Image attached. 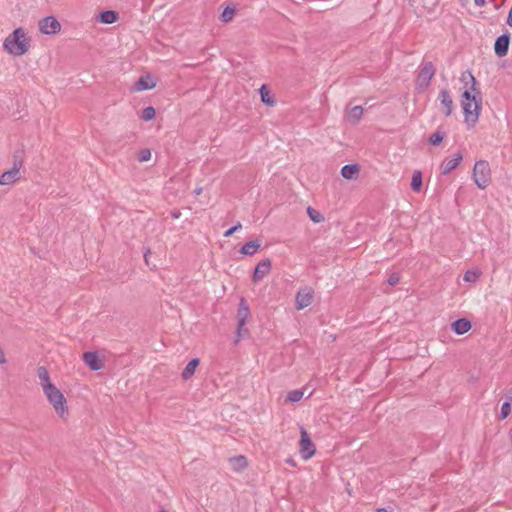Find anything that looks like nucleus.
<instances>
[{
	"label": "nucleus",
	"instance_id": "nucleus-1",
	"mask_svg": "<svg viewBox=\"0 0 512 512\" xmlns=\"http://www.w3.org/2000/svg\"><path fill=\"white\" fill-rule=\"evenodd\" d=\"M467 80H470L472 83V86H471L472 91L479 95V99L477 100L476 95L471 94V92L468 90H465L462 93L461 105H462L463 113L465 116V122L468 125L473 126L478 121V118H479V111L481 109V97H480L481 93H480V91L476 90V88H475L476 79L469 71L462 73V76H461V81L467 82Z\"/></svg>",
	"mask_w": 512,
	"mask_h": 512
},
{
	"label": "nucleus",
	"instance_id": "nucleus-2",
	"mask_svg": "<svg viewBox=\"0 0 512 512\" xmlns=\"http://www.w3.org/2000/svg\"><path fill=\"white\" fill-rule=\"evenodd\" d=\"M29 46V40L26 38L23 28L15 29L3 43L4 49L14 56L25 54L29 50Z\"/></svg>",
	"mask_w": 512,
	"mask_h": 512
},
{
	"label": "nucleus",
	"instance_id": "nucleus-3",
	"mask_svg": "<svg viewBox=\"0 0 512 512\" xmlns=\"http://www.w3.org/2000/svg\"><path fill=\"white\" fill-rule=\"evenodd\" d=\"M43 392L56 413L64 418L67 414V402L63 393L54 384L45 385Z\"/></svg>",
	"mask_w": 512,
	"mask_h": 512
},
{
	"label": "nucleus",
	"instance_id": "nucleus-4",
	"mask_svg": "<svg viewBox=\"0 0 512 512\" xmlns=\"http://www.w3.org/2000/svg\"><path fill=\"white\" fill-rule=\"evenodd\" d=\"M472 178L480 189H485L491 183V169L485 160H479L474 164Z\"/></svg>",
	"mask_w": 512,
	"mask_h": 512
},
{
	"label": "nucleus",
	"instance_id": "nucleus-5",
	"mask_svg": "<svg viewBox=\"0 0 512 512\" xmlns=\"http://www.w3.org/2000/svg\"><path fill=\"white\" fill-rule=\"evenodd\" d=\"M436 69L432 62H424L422 63L421 69L417 75L416 85L421 90L424 91L430 85L431 79L434 77Z\"/></svg>",
	"mask_w": 512,
	"mask_h": 512
},
{
	"label": "nucleus",
	"instance_id": "nucleus-6",
	"mask_svg": "<svg viewBox=\"0 0 512 512\" xmlns=\"http://www.w3.org/2000/svg\"><path fill=\"white\" fill-rule=\"evenodd\" d=\"M249 316H250L249 306L247 305L246 300L244 298H241L239 307H238V311H237V322H238V326H237L238 339H237V341H239V339L241 337H243L244 335L248 334V330L244 329V326H245L246 321L249 318Z\"/></svg>",
	"mask_w": 512,
	"mask_h": 512
},
{
	"label": "nucleus",
	"instance_id": "nucleus-7",
	"mask_svg": "<svg viewBox=\"0 0 512 512\" xmlns=\"http://www.w3.org/2000/svg\"><path fill=\"white\" fill-rule=\"evenodd\" d=\"M314 298V291L310 287L299 289L295 296V307L297 310H302L312 304Z\"/></svg>",
	"mask_w": 512,
	"mask_h": 512
},
{
	"label": "nucleus",
	"instance_id": "nucleus-8",
	"mask_svg": "<svg viewBox=\"0 0 512 512\" xmlns=\"http://www.w3.org/2000/svg\"><path fill=\"white\" fill-rule=\"evenodd\" d=\"M316 452V448L312 440L310 439L309 434L304 428H301V438H300V453L303 459L307 460L311 458Z\"/></svg>",
	"mask_w": 512,
	"mask_h": 512
},
{
	"label": "nucleus",
	"instance_id": "nucleus-9",
	"mask_svg": "<svg viewBox=\"0 0 512 512\" xmlns=\"http://www.w3.org/2000/svg\"><path fill=\"white\" fill-rule=\"evenodd\" d=\"M60 29L61 25L54 16H47L39 21V30L43 34H56L60 31Z\"/></svg>",
	"mask_w": 512,
	"mask_h": 512
},
{
	"label": "nucleus",
	"instance_id": "nucleus-10",
	"mask_svg": "<svg viewBox=\"0 0 512 512\" xmlns=\"http://www.w3.org/2000/svg\"><path fill=\"white\" fill-rule=\"evenodd\" d=\"M510 44V33L506 31L500 35L494 43V52L498 57H503L508 53Z\"/></svg>",
	"mask_w": 512,
	"mask_h": 512
},
{
	"label": "nucleus",
	"instance_id": "nucleus-11",
	"mask_svg": "<svg viewBox=\"0 0 512 512\" xmlns=\"http://www.w3.org/2000/svg\"><path fill=\"white\" fill-rule=\"evenodd\" d=\"M271 270V261L270 259H264L260 261L253 272L252 280L257 283L262 280L266 275L270 273Z\"/></svg>",
	"mask_w": 512,
	"mask_h": 512
},
{
	"label": "nucleus",
	"instance_id": "nucleus-12",
	"mask_svg": "<svg viewBox=\"0 0 512 512\" xmlns=\"http://www.w3.org/2000/svg\"><path fill=\"white\" fill-rule=\"evenodd\" d=\"M462 159L463 156L460 151L456 152L453 158H446L441 165L442 174L447 175L450 172H452L454 169L457 168Z\"/></svg>",
	"mask_w": 512,
	"mask_h": 512
},
{
	"label": "nucleus",
	"instance_id": "nucleus-13",
	"mask_svg": "<svg viewBox=\"0 0 512 512\" xmlns=\"http://www.w3.org/2000/svg\"><path fill=\"white\" fill-rule=\"evenodd\" d=\"M83 361L93 371H99L103 368V363L99 359L97 352H85L83 354Z\"/></svg>",
	"mask_w": 512,
	"mask_h": 512
},
{
	"label": "nucleus",
	"instance_id": "nucleus-14",
	"mask_svg": "<svg viewBox=\"0 0 512 512\" xmlns=\"http://www.w3.org/2000/svg\"><path fill=\"white\" fill-rule=\"evenodd\" d=\"M438 99L440 100L441 106L445 116H450L453 110V100L447 89H442L439 92Z\"/></svg>",
	"mask_w": 512,
	"mask_h": 512
},
{
	"label": "nucleus",
	"instance_id": "nucleus-15",
	"mask_svg": "<svg viewBox=\"0 0 512 512\" xmlns=\"http://www.w3.org/2000/svg\"><path fill=\"white\" fill-rule=\"evenodd\" d=\"M451 328L456 334L463 335L471 329V322L466 318H460L452 323Z\"/></svg>",
	"mask_w": 512,
	"mask_h": 512
},
{
	"label": "nucleus",
	"instance_id": "nucleus-16",
	"mask_svg": "<svg viewBox=\"0 0 512 512\" xmlns=\"http://www.w3.org/2000/svg\"><path fill=\"white\" fill-rule=\"evenodd\" d=\"M20 178V172L16 168H11L0 175V185H10Z\"/></svg>",
	"mask_w": 512,
	"mask_h": 512
},
{
	"label": "nucleus",
	"instance_id": "nucleus-17",
	"mask_svg": "<svg viewBox=\"0 0 512 512\" xmlns=\"http://www.w3.org/2000/svg\"><path fill=\"white\" fill-rule=\"evenodd\" d=\"M156 86L153 78L150 75L141 76L134 85L135 91H144L152 89Z\"/></svg>",
	"mask_w": 512,
	"mask_h": 512
},
{
	"label": "nucleus",
	"instance_id": "nucleus-18",
	"mask_svg": "<svg viewBox=\"0 0 512 512\" xmlns=\"http://www.w3.org/2000/svg\"><path fill=\"white\" fill-rule=\"evenodd\" d=\"M359 174V166L357 164H347L341 168V175L343 178L352 180L357 178Z\"/></svg>",
	"mask_w": 512,
	"mask_h": 512
},
{
	"label": "nucleus",
	"instance_id": "nucleus-19",
	"mask_svg": "<svg viewBox=\"0 0 512 512\" xmlns=\"http://www.w3.org/2000/svg\"><path fill=\"white\" fill-rule=\"evenodd\" d=\"M118 18V13L113 10H105L99 14V21L104 24L115 23L118 20Z\"/></svg>",
	"mask_w": 512,
	"mask_h": 512
},
{
	"label": "nucleus",
	"instance_id": "nucleus-20",
	"mask_svg": "<svg viewBox=\"0 0 512 512\" xmlns=\"http://www.w3.org/2000/svg\"><path fill=\"white\" fill-rule=\"evenodd\" d=\"M230 464L232 468L237 472L243 471L248 465L246 457L242 455L230 458Z\"/></svg>",
	"mask_w": 512,
	"mask_h": 512
},
{
	"label": "nucleus",
	"instance_id": "nucleus-21",
	"mask_svg": "<svg viewBox=\"0 0 512 512\" xmlns=\"http://www.w3.org/2000/svg\"><path fill=\"white\" fill-rule=\"evenodd\" d=\"M198 365H199L198 358L191 359L182 372V378L184 380H188L189 378H191L193 376V374L195 373V370Z\"/></svg>",
	"mask_w": 512,
	"mask_h": 512
},
{
	"label": "nucleus",
	"instance_id": "nucleus-22",
	"mask_svg": "<svg viewBox=\"0 0 512 512\" xmlns=\"http://www.w3.org/2000/svg\"><path fill=\"white\" fill-rule=\"evenodd\" d=\"M260 247V243L257 240L246 242L240 249V253L243 255H254Z\"/></svg>",
	"mask_w": 512,
	"mask_h": 512
},
{
	"label": "nucleus",
	"instance_id": "nucleus-23",
	"mask_svg": "<svg viewBox=\"0 0 512 512\" xmlns=\"http://www.w3.org/2000/svg\"><path fill=\"white\" fill-rule=\"evenodd\" d=\"M411 189L415 192H419L422 188V185H423V180H422V173L420 171H415L412 175V180H411Z\"/></svg>",
	"mask_w": 512,
	"mask_h": 512
},
{
	"label": "nucleus",
	"instance_id": "nucleus-24",
	"mask_svg": "<svg viewBox=\"0 0 512 512\" xmlns=\"http://www.w3.org/2000/svg\"><path fill=\"white\" fill-rule=\"evenodd\" d=\"M37 376H38L39 380L41 381V385H42L43 389H44L45 385L52 384L50 382L49 372H48L46 367H44V366L38 367V369H37Z\"/></svg>",
	"mask_w": 512,
	"mask_h": 512
},
{
	"label": "nucleus",
	"instance_id": "nucleus-25",
	"mask_svg": "<svg viewBox=\"0 0 512 512\" xmlns=\"http://www.w3.org/2000/svg\"><path fill=\"white\" fill-rule=\"evenodd\" d=\"M24 162V151L16 150L13 154V166L12 168H16L18 172H20V168L22 167Z\"/></svg>",
	"mask_w": 512,
	"mask_h": 512
},
{
	"label": "nucleus",
	"instance_id": "nucleus-26",
	"mask_svg": "<svg viewBox=\"0 0 512 512\" xmlns=\"http://www.w3.org/2000/svg\"><path fill=\"white\" fill-rule=\"evenodd\" d=\"M259 92H260L261 100L265 104H268V105H273L274 104V97L270 94V91L266 88L265 85H263L259 89Z\"/></svg>",
	"mask_w": 512,
	"mask_h": 512
},
{
	"label": "nucleus",
	"instance_id": "nucleus-27",
	"mask_svg": "<svg viewBox=\"0 0 512 512\" xmlns=\"http://www.w3.org/2000/svg\"><path fill=\"white\" fill-rule=\"evenodd\" d=\"M363 107L362 106H354L349 111V118L352 122L356 123L360 120L363 115Z\"/></svg>",
	"mask_w": 512,
	"mask_h": 512
},
{
	"label": "nucleus",
	"instance_id": "nucleus-28",
	"mask_svg": "<svg viewBox=\"0 0 512 512\" xmlns=\"http://www.w3.org/2000/svg\"><path fill=\"white\" fill-rule=\"evenodd\" d=\"M307 214L314 223H321L324 221V216L318 210L310 206L307 208Z\"/></svg>",
	"mask_w": 512,
	"mask_h": 512
},
{
	"label": "nucleus",
	"instance_id": "nucleus-29",
	"mask_svg": "<svg viewBox=\"0 0 512 512\" xmlns=\"http://www.w3.org/2000/svg\"><path fill=\"white\" fill-rule=\"evenodd\" d=\"M234 15H235V8L227 6L223 10V12L220 16V20L224 23H227L233 19Z\"/></svg>",
	"mask_w": 512,
	"mask_h": 512
},
{
	"label": "nucleus",
	"instance_id": "nucleus-30",
	"mask_svg": "<svg viewBox=\"0 0 512 512\" xmlns=\"http://www.w3.org/2000/svg\"><path fill=\"white\" fill-rule=\"evenodd\" d=\"M156 110L152 106H148L142 110L141 119L144 121H151L155 118Z\"/></svg>",
	"mask_w": 512,
	"mask_h": 512
},
{
	"label": "nucleus",
	"instance_id": "nucleus-31",
	"mask_svg": "<svg viewBox=\"0 0 512 512\" xmlns=\"http://www.w3.org/2000/svg\"><path fill=\"white\" fill-rule=\"evenodd\" d=\"M444 136L445 134L443 132L437 130L429 137L428 142L433 146H437L443 141Z\"/></svg>",
	"mask_w": 512,
	"mask_h": 512
},
{
	"label": "nucleus",
	"instance_id": "nucleus-32",
	"mask_svg": "<svg viewBox=\"0 0 512 512\" xmlns=\"http://www.w3.org/2000/svg\"><path fill=\"white\" fill-rule=\"evenodd\" d=\"M303 397V392L301 390H292L290 391L288 394H287V397H286V401H289V402H298L302 399Z\"/></svg>",
	"mask_w": 512,
	"mask_h": 512
},
{
	"label": "nucleus",
	"instance_id": "nucleus-33",
	"mask_svg": "<svg viewBox=\"0 0 512 512\" xmlns=\"http://www.w3.org/2000/svg\"><path fill=\"white\" fill-rule=\"evenodd\" d=\"M511 412V404L508 401H505L501 406L500 411V419H506Z\"/></svg>",
	"mask_w": 512,
	"mask_h": 512
},
{
	"label": "nucleus",
	"instance_id": "nucleus-34",
	"mask_svg": "<svg viewBox=\"0 0 512 512\" xmlns=\"http://www.w3.org/2000/svg\"><path fill=\"white\" fill-rule=\"evenodd\" d=\"M150 158H151V151L149 149L145 148L139 152L138 160L140 162H146V161L150 160Z\"/></svg>",
	"mask_w": 512,
	"mask_h": 512
},
{
	"label": "nucleus",
	"instance_id": "nucleus-35",
	"mask_svg": "<svg viewBox=\"0 0 512 512\" xmlns=\"http://www.w3.org/2000/svg\"><path fill=\"white\" fill-rule=\"evenodd\" d=\"M400 281V276L398 273L396 272H393L391 273L388 278H387V283L390 285V286H395L396 284H398Z\"/></svg>",
	"mask_w": 512,
	"mask_h": 512
},
{
	"label": "nucleus",
	"instance_id": "nucleus-36",
	"mask_svg": "<svg viewBox=\"0 0 512 512\" xmlns=\"http://www.w3.org/2000/svg\"><path fill=\"white\" fill-rule=\"evenodd\" d=\"M242 226L240 223H237L236 225L230 227L228 230L224 232L225 237H230L233 235L234 232H236L238 229H240Z\"/></svg>",
	"mask_w": 512,
	"mask_h": 512
},
{
	"label": "nucleus",
	"instance_id": "nucleus-37",
	"mask_svg": "<svg viewBox=\"0 0 512 512\" xmlns=\"http://www.w3.org/2000/svg\"><path fill=\"white\" fill-rule=\"evenodd\" d=\"M475 279H476V274L472 271H467L464 274V280L467 282H473V281H475Z\"/></svg>",
	"mask_w": 512,
	"mask_h": 512
},
{
	"label": "nucleus",
	"instance_id": "nucleus-38",
	"mask_svg": "<svg viewBox=\"0 0 512 512\" xmlns=\"http://www.w3.org/2000/svg\"><path fill=\"white\" fill-rule=\"evenodd\" d=\"M486 1L485 0H474V4L477 6V7H483L485 5Z\"/></svg>",
	"mask_w": 512,
	"mask_h": 512
},
{
	"label": "nucleus",
	"instance_id": "nucleus-39",
	"mask_svg": "<svg viewBox=\"0 0 512 512\" xmlns=\"http://www.w3.org/2000/svg\"><path fill=\"white\" fill-rule=\"evenodd\" d=\"M286 463H288L289 465L295 467L296 466V462L294 461V459L292 458H288L286 459Z\"/></svg>",
	"mask_w": 512,
	"mask_h": 512
},
{
	"label": "nucleus",
	"instance_id": "nucleus-40",
	"mask_svg": "<svg viewBox=\"0 0 512 512\" xmlns=\"http://www.w3.org/2000/svg\"><path fill=\"white\" fill-rule=\"evenodd\" d=\"M148 254H150V250L149 249L144 254V260H145L146 264H149V262H148Z\"/></svg>",
	"mask_w": 512,
	"mask_h": 512
},
{
	"label": "nucleus",
	"instance_id": "nucleus-41",
	"mask_svg": "<svg viewBox=\"0 0 512 512\" xmlns=\"http://www.w3.org/2000/svg\"><path fill=\"white\" fill-rule=\"evenodd\" d=\"M376 512H387V510H386V509L381 508V509H377V511H376Z\"/></svg>",
	"mask_w": 512,
	"mask_h": 512
},
{
	"label": "nucleus",
	"instance_id": "nucleus-42",
	"mask_svg": "<svg viewBox=\"0 0 512 512\" xmlns=\"http://www.w3.org/2000/svg\"><path fill=\"white\" fill-rule=\"evenodd\" d=\"M159 512H167V511H165L164 509H161Z\"/></svg>",
	"mask_w": 512,
	"mask_h": 512
}]
</instances>
